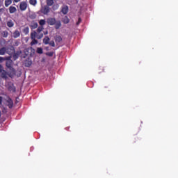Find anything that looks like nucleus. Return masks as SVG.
I'll use <instances>...</instances> for the list:
<instances>
[{"label": "nucleus", "instance_id": "obj_1", "mask_svg": "<svg viewBox=\"0 0 178 178\" xmlns=\"http://www.w3.org/2000/svg\"><path fill=\"white\" fill-rule=\"evenodd\" d=\"M13 65V61L10 59V57L7 59L6 62V66L8 69H10L11 72L8 74L9 77H12V76H15L16 74V70H14L13 67L12 66Z\"/></svg>", "mask_w": 178, "mask_h": 178}, {"label": "nucleus", "instance_id": "obj_2", "mask_svg": "<svg viewBox=\"0 0 178 178\" xmlns=\"http://www.w3.org/2000/svg\"><path fill=\"white\" fill-rule=\"evenodd\" d=\"M40 12L42 13V15H48L51 12V8H49V6H44L41 8Z\"/></svg>", "mask_w": 178, "mask_h": 178}, {"label": "nucleus", "instance_id": "obj_3", "mask_svg": "<svg viewBox=\"0 0 178 178\" xmlns=\"http://www.w3.org/2000/svg\"><path fill=\"white\" fill-rule=\"evenodd\" d=\"M6 54L8 55H13L15 54V47L13 46H8L6 48Z\"/></svg>", "mask_w": 178, "mask_h": 178}, {"label": "nucleus", "instance_id": "obj_4", "mask_svg": "<svg viewBox=\"0 0 178 178\" xmlns=\"http://www.w3.org/2000/svg\"><path fill=\"white\" fill-rule=\"evenodd\" d=\"M47 23L49 26H55V23H56V19L53 17H49L47 19Z\"/></svg>", "mask_w": 178, "mask_h": 178}, {"label": "nucleus", "instance_id": "obj_5", "mask_svg": "<svg viewBox=\"0 0 178 178\" xmlns=\"http://www.w3.org/2000/svg\"><path fill=\"white\" fill-rule=\"evenodd\" d=\"M24 65L25 67H30L33 65V61L30 58H28L24 60Z\"/></svg>", "mask_w": 178, "mask_h": 178}, {"label": "nucleus", "instance_id": "obj_6", "mask_svg": "<svg viewBox=\"0 0 178 178\" xmlns=\"http://www.w3.org/2000/svg\"><path fill=\"white\" fill-rule=\"evenodd\" d=\"M6 105L8 106L10 109H12L13 108V101L12 99L8 98V99L6 101Z\"/></svg>", "mask_w": 178, "mask_h": 178}, {"label": "nucleus", "instance_id": "obj_7", "mask_svg": "<svg viewBox=\"0 0 178 178\" xmlns=\"http://www.w3.org/2000/svg\"><path fill=\"white\" fill-rule=\"evenodd\" d=\"M19 9L20 10L24 11L26 9H27V3L22 1L20 3L19 5Z\"/></svg>", "mask_w": 178, "mask_h": 178}, {"label": "nucleus", "instance_id": "obj_8", "mask_svg": "<svg viewBox=\"0 0 178 178\" xmlns=\"http://www.w3.org/2000/svg\"><path fill=\"white\" fill-rule=\"evenodd\" d=\"M61 12L63 15H67V12H69V7L66 5H64L61 7Z\"/></svg>", "mask_w": 178, "mask_h": 178}, {"label": "nucleus", "instance_id": "obj_9", "mask_svg": "<svg viewBox=\"0 0 178 178\" xmlns=\"http://www.w3.org/2000/svg\"><path fill=\"white\" fill-rule=\"evenodd\" d=\"M54 40H55V42L56 44H59V43L62 42L63 39L62 38V36H60V35H56V37L54 38Z\"/></svg>", "mask_w": 178, "mask_h": 178}, {"label": "nucleus", "instance_id": "obj_10", "mask_svg": "<svg viewBox=\"0 0 178 178\" xmlns=\"http://www.w3.org/2000/svg\"><path fill=\"white\" fill-rule=\"evenodd\" d=\"M13 38H19V37H20V31H19V30H15L13 32Z\"/></svg>", "mask_w": 178, "mask_h": 178}, {"label": "nucleus", "instance_id": "obj_11", "mask_svg": "<svg viewBox=\"0 0 178 178\" xmlns=\"http://www.w3.org/2000/svg\"><path fill=\"white\" fill-rule=\"evenodd\" d=\"M1 77H2V79H5L6 80V79H8V72L6 71H5V70H3L1 72Z\"/></svg>", "mask_w": 178, "mask_h": 178}, {"label": "nucleus", "instance_id": "obj_12", "mask_svg": "<svg viewBox=\"0 0 178 178\" xmlns=\"http://www.w3.org/2000/svg\"><path fill=\"white\" fill-rule=\"evenodd\" d=\"M30 27L32 30H34L38 27V24L35 22H33L31 23Z\"/></svg>", "mask_w": 178, "mask_h": 178}, {"label": "nucleus", "instance_id": "obj_13", "mask_svg": "<svg viewBox=\"0 0 178 178\" xmlns=\"http://www.w3.org/2000/svg\"><path fill=\"white\" fill-rule=\"evenodd\" d=\"M62 22L63 23H64V24H67L68 23H70V19L67 16H65L64 17H63Z\"/></svg>", "mask_w": 178, "mask_h": 178}, {"label": "nucleus", "instance_id": "obj_14", "mask_svg": "<svg viewBox=\"0 0 178 178\" xmlns=\"http://www.w3.org/2000/svg\"><path fill=\"white\" fill-rule=\"evenodd\" d=\"M17 10V9H16V7L11 6L9 7V13L11 14L15 13L16 11Z\"/></svg>", "mask_w": 178, "mask_h": 178}, {"label": "nucleus", "instance_id": "obj_15", "mask_svg": "<svg viewBox=\"0 0 178 178\" xmlns=\"http://www.w3.org/2000/svg\"><path fill=\"white\" fill-rule=\"evenodd\" d=\"M55 25V29L56 30H58V29H60L62 26V23H60V21H56V23L54 24Z\"/></svg>", "mask_w": 178, "mask_h": 178}, {"label": "nucleus", "instance_id": "obj_16", "mask_svg": "<svg viewBox=\"0 0 178 178\" xmlns=\"http://www.w3.org/2000/svg\"><path fill=\"white\" fill-rule=\"evenodd\" d=\"M7 26L8 27L12 28L13 27V26H15V23L13 22V21H12V19H10L7 22Z\"/></svg>", "mask_w": 178, "mask_h": 178}, {"label": "nucleus", "instance_id": "obj_17", "mask_svg": "<svg viewBox=\"0 0 178 178\" xmlns=\"http://www.w3.org/2000/svg\"><path fill=\"white\" fill-rule=\"evenodd\" d=\"M49 37L46 36L44 39H43V43H44L45 45H48V44H49Z\"/></svg>", "mask_w": 178, "mask_h": 178}, {"label": "nucleus", "instance_id": "obj_18", "mask_svg": "<svg viewBox=\"0 0 178 178\" xmlns=\"http://www.w3.org/2000/svg\"><path fill=\"white\" fill-rule=\"evenodd\" d=\"M30 31V29H29V26L25 27L23 30L22 32L24 33V34H25L26 35H27V34H29Z\"/></svg>", "mask_w": 178, "mask_h": 178}, {"label": "nucleus", "instance_id": "obj_19", "mask_svg": "<svg viewBox=\"0 0 178 178\" xmlns=\"http://www.w3.org/2000/svg\"><path fill=\"white\" fill-rule=\"evenodd\" d=\"M46 23H47V21H45V19H40L39 21V24L42 27H44V26H45Z\"/></svg>", "mask_w": 178, "mask_h": 178}, {"label": "nucleus", "instance_id": "obj_20", "mask_svg": "<svg viewBox=\"0 0 178 178\" xmlns=\"http://www.w3.org/2000/svg\"><path fill=\"white\" fill-rule=\"evenodd\" d=\"M54 0H46L47 6H52L54 5Z\"/></svg>", "mask_w": 178, "mask_h": 178}, {"label": "nucleus", "instance_id": "obj_21", "mask_svg": "<svg viewBox=\"0 0 178 178\" xmlns=\"http://www.w3.org/2000/svg\"><path fill=\"white\" fill-rule=\"evenodd\" d=\"M31 40L37 38V32L33 31L31 33Z\"/></svg>", "mask_w": 178, "mask_h": 178}, {"label": "nucleus", "instance_id": "obj_22", "mask_svg": "<svg viewBox=\"0 0 178 178\" xmlns=\"http://www.w3.org/2000/svg\"><path fill=\"white\" fill-rule=\"evenodd\" d=\"M6 54V48L2 47L0 49V55H5Z\"/></svg>", "mask_w": 178, "mask_h": 178}, {"label": "nucleus", "instance_id": "obj_23", "mask_svg": "<svg viewBox=\"0 0 178 178\" xmlns=\"http://www.w3.org/2000/svg\"><path fill=\"white\" fill-rule=\"evenodd\" d=\"M9 5H12V0H5V6L8 8Z\"/></svg>", "mask_w": 178, "mask_h": 178}, {"label": "nucleus", "instance_id": "obj_24", "mask_svg": "<svg viewBox=\"0 0 178 178\" xmlns=\"http://www.w3.org/2000/svg\"><path fill=\"white\" fill-rule=\"evenodd\" d=\"M36 52L37 54H40L41 55L42 54H43L44 51L42 50V48L38 47L36 49Z\"/></svg>", "mask_w": 178, "mask_h": 178}, {"label": "nucleus", "instance_id": "obj_25", "mask_svg": "<svg viewBox=\"0 0 178 178\" xmlns=\"http://www.w3.org/2000/svg\"><path fill=\"white\" fill-rule=\"evenodd\" d=\"M30 5H33V6H35L37 5V0H29Z\"/></svg>", "mask_w": 178, "mask_h": 178}, {"label": "nucleus", "instance_id": "obj_26", "mask_svg": "<svg viewBox=\"0 0 178 178\" xmlns=\"http://www.w3.org/2000/svg\"><path fill=\"white\" fill-rule=\"evenodd\" d=\"M13 58L14 60H16L17 59L19 58V54L17 53H13Z\"/></svg>", "mask_w": 178, "mask_h": 178}, {"label": "nucleus", "instance_id": "obj_27", "mask_svg": "<svg viewBox=\"0 0 178 178\" xmlns=\"http://www.w3.org/2000/svg\"><path fill=\"white\" fill-rule=\"evenodd\" d=\"M58 9H59V4L56 3V4L53 5V6H52L53 10H58Z\"/></svg>", "mask_w": 178, "mask_h": 178}, {"label": "nucleus", "instance_id": "obj_28", "mask_svg": "<svg viewBox=\"0 0 178 178\" xmlns=\"http://www.w3.org/2000/svg\"><path fill=\"white\" fill-rule=\"evenodd\" d=\"M1 34L4 38H6V37H8V35H9V33H8V31H3Z\"/></svg>", "mask_w": 178, "mask_h": 178}, {"label": "nucleus", "instance_id": "obj_29", "mask_svg": "<svg viewBox=\"0 0 178 178\" xmlns=\"http://www.w3.org/2000/svg\"><path fill=\"white\" fill-rule=\"evenodd\" d=\"M42 37H44V34L42 33H39V34H36V38L38 40H41V38H42Z\"/></svg>", "mask_w": 178, "mask_h": 178}, {"label": "nucleus", "instance_id": "obj_30", "mask_svg": "<svg viewBox=\"0 0 178 178\" xmlns=\"http://www.w3.org/2000/svg\"><path fill=\"white\" fill-rule=\"evenodd\" d=\"M38 44V40L35 39H32V42H31V45H35Z\"/></svg>", "mask_w": 178, "mask_h": 178}, {"label": "nucleus", "instance_id": "obj_31", "mask_svg": "<svg viewBox=\"0 0 178 178\" xmlns=\"http://www.w3.org/2000/svg\"><path fill=\"white\" fill-rule=\"evenodd\" d=\"M42 30H44V26H39L37 29V33H41V31H42Z\"/></svg>", "mask_w": 178, "mask_h": 178}, {"label": "nucleus", "instance_id": "obj_32", "mask_svg": "<svg viewBox=\"0 0 178 178\" xmlns=\"http://www.w3.org/2000/svg\"><path fill=\"white\" fill-rule=\"evenodd\" d=\"M49 44L50 47H55V42L54 40H51L49 42Z\"/></svg>", "mask_w": 178, "mask_h": 178}, {"label": "nucleus", "instance_id": "obj_33", "mask_svg": "<svg viewBox=\"0 0 178 178\" xmlns=\"http://www.w3.org/2000/svg\"><path fill=\"white\" fill-rule=\"evenodd\" d=\"M103 72H105V70L104 69V67H99V73H102Z\"/></svg>", "mask_w": 178, "mask_h": 178}, {"label": "nucleus", "instance_id": "obj_34", "mask_svg": "<svg viewBox=\"0 0 178 178\" xmlns=\"http://www.w3.org/2000/svg\"><path fill=\"white\" fill-rule=\"evenodd\" d=\"M46 55H47V56H54V52L52 51L47 52L46 53Z\"/></svg>", "mask_w": 178, "mask_h": 178}, {"label": "nucleus", "instance_id": "obj_35", "mask_svg": "<svg viewBox=\"0 0 178 178\" xmlns=\"http://www.w3.org/2000/svg\"><path fill=\"white\" fill-rule=\"evenodd\" d=\"M81 23V18L78 19V22H76V26H79Z\"/></svg>", "mask_w": 178, "mask_h": 178}, {"label": "nucleus", "instance_id": "obj_36", "mask_svg": "<svg viewBox=\"0 0 178 178\" xmlns=\"http://www.w3.org/2000/svg\"><path fill=\"white\" fill-rule=\"evenodd\" d=\"M5 60V58L3 57L0 56V63H2Z\"/></svg>", "mask_w": 178, "mask_h": 178}, {"label": "nucleus", "instance_id": "obj_37", "mask_svg": "<svg viewBox=\"0 0 178 178\" xmlns=\"http://www.w3.org/2000/svg\"><path fill=\"white\" fill-rule=\"evenodd\" d=\"M3 67H2L1 65H0V73H1V72H3Z\"/></svg>", "mask_w": 178, "mask_h": 178}, {"label": "nucleus", "instance_id": "obj_38", "mask_svg": "<svg viewBox=\"0 0 178 178\" xmlns=\"http://www.w3.org/2000/svg\"><path fill=\"white\" fill-rule=\"evenodd\" d=\"M0 105H2V97L0 96Z\"/></svg>", "mask_w": 178, "mask_h": 178}, {"label": "nucleus", "instance_id": "obj_39", "mask_svg": "<svg viewBox=\"0 0 178 178\" xmlns=\"http://www.w3.org/2000/svg\"><path fill=\"white\" fill-rule=\"evenodd\" d=\"M14 2H16V3L20 2V0H14Z\"/></svg>", "mask_w": 178, "mask_h": 178}, {"label": "nucleus", "instance_id": "obj_40", "mask_svg": "<svg viewBox=\"0 0 178 178\" xmlns=\"http://www.w3.org/2000/svg\"><path fill=\"white\" fill-rule=\"evenodd\" d=\"M45 34H48V32H47Z\"/></svg>", "mask_w": 178, "mask_h": 178}, {"label": "nucleus", "instance_id": "obj_41", "mask_svg": "<svg viewBox=\"0 0 178 178\" xmlns=\"http://www.w3.org/2000/svg\"><path fill=\"white\" fill-rule=\"evenodd\" d=\"M0 118H1V111H0Z\"/></svg>", "mask_w": 178, "mask_h": 178}]
</instances>
